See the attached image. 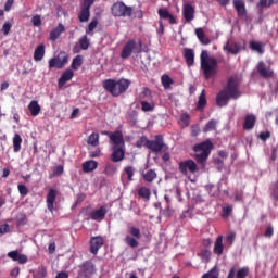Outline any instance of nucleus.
I'll return each instance as SVG.
<instances>
[{
	"instance_id": "obj_1",
	"label": "nucleus",
	"mask_w": 278,
	"mask_h": 278,
	"mask_svg": "<svg viewBox=\"0 0 278 278\" xmlns=\"http://www.w3.org/2000/svg\"><path fill=\"white\" fill-rule=\"evenodd\" d=\"M240 80L236 77L228 78L225 89L220 90L216 96V104L218 108H225L229 103V99H240Z\"/></svg>"
},
{
	"instance_id": "obj_2",
	"label": "nucleus",
	"mask_w": 278,
	"mask_h": 278,
	"mask_svg": "<svg viewBox=\"0 0 278 278\" xmlns=\"http://www.w3.org/2000/svg\"><path fill=\"white\" fill-rule=\"evenodd\" d=\"M102 86L112 97H121L126 90H129L131 80L127 78H121L119 80L109 78L103 80Z\"/></svg>"
},
{
	"instance_id": "obj_3",
	"label": "nucleus",
	"mask_w": 278,
	"mask_h": 278,
	"mask_svg": "<svg viewBox=\"0 0 278 278\" xmlns=\"http://www.w3.org/2000/svg\"><path fill=\"white\" fill-rule=\"evenodd\" d=\"M200 66L205 79H212L216 75L218 68V61L214 56H210L207 50H202L200 54Z\"/></svg>"
},
{
	"instance_id": "obj_4",
	"label": "nucleus",
	"mask_w": 278,
	"mask_h": 278,
	"mask_svg": "<svg viewBox=\"0 0 278 278\" xmlns=\"http://www.w3.org/2000/svg\"><path fill=\"white\" fill-rule=\"evenodd\" d=\"M213 149L214 143H212L210 140L203 141L202 143H198L193 147L195 161L198 164H201L202 168H205V164H207V160Z\"/></svg>"
},
{
	"instance_id": "obj_5",
	"label": "nucleus",
	"mask_w": 278,
	"mask_h": 278,
	"mask_svg": "<svg viewBox=\"0 0 278 278\" xmlns=\"http://www.w3.org/2000/svg\"><path fill=\"white\" fill-rule=\"evenodd\" d=\"M131 53H142V40H139L137 43L134 39H129L122 49V60L131 58Z\"/></svg>"
},
{
	"instance_id": "obj_6",
	"label": "nucleus",
	"mask_w": 278,
	"mask_h": 278,
	"mask_svg": "<svg viewBox=\"0 0 278 278\" xmlns=\"http://www.w3.org/2000/svg\"><path fill=\"white\" fill-rule=\"evenodd\" d=\"M128 233L129 235H127L124 239L125 244H127V247H130V249H138V247H140V242H138V240L142 238L140 228L136 226H128Z\"/></svg>"
},
{
	"instance_id": "obj_7",
	"label": "nucleus",
	"mask_w": 278,
	"mask_h": 278,
	"mask_svg": "<svg viewBox=\"0 0 278 278\" xmlns=\"http://www.w3.org/2000/svg\"><path fill=\"white\" fill-rule=\"evenodd\" d=\"M111 14L117 17H131L134 9H131V7H127L123 1H117L111 7Z\"/></svg>"
},
{
	"instance_id": "obj_8",
	"label": "nucleus",
	"mask_w": 278,
	"mask_h": 278,
	"mask_svg": "<svg viewBox=\"0 0 278 278\" xmlns=\"http://www.w3.org/2000/svg\"><path fill=\"white\" fill-rule=\"evenodd\" d=\"M97 274V265L92 261H85L78 266L79 278H92Z\"/></svg>"
},
{
	"instance_id": "obj_9",
	"label": "nucleus",
	"mask_w": 278,
	"mask_h": 278,
	"mask_svg": "<svg viewBox=\"0 0 278 278\" xmlns=\"http://www.w3.org/2000/svg\"><path fill=\"white\" fill-rule=\"evenodd\" d=\"M49 70L52 68H64L68 64V54L65 51H61L56 56L48 61Z\"/></svg>"
},
{
	"instance_id": "obj_10",
	"label": "nucleus",
	"mask_w": 278,
	"mask_h": 278,
	"mask_svg": "<svg viewBox=\"0 0 278 278\" xmlns=\"http://www.w3.org/2000/svg\"><path fill=\"white\" fill-rule=\"evenodd\" d=\"M178 170L179 173H181V175H185V177H187L188 173L194 175V173L199 170V165H197V162H194V160L188 159L178 164Z\"/></svg>"
},
{
	"instance_id": "obj_11",
	"label": "nucleus",
	"mask_w": 278,
	"mask_h": 278,
	"mask_svg": "<svg viewBox=\"0 0 278 278\" xmlns=\"http://www.w3.org/2000/svg\"><path fill=\"white\" fill-rule=\"evenodd\" d=\"M168 149L166 143L164 142V136L156 135L154 140L147 141V149L152 151V153H160L163 149Z\"/></svg>"
},
{
	"instance_id": "obj_12",
	"label": "nucleus",
	"mask_w": 278,
	"mask_h": 278,
	"mask_svg": "<svg viewBox=\"0 0 278 278\" xmlns=\"http://www.w3.org/2000/svg\"><path fill=\"white\" fill-rule=\"evenodd\" d=\"M94 5V0H84L80 7L78 20L80 23H88L90 21V8Z\"/></svg>"
},
{
	"instance_id": "obj_13",
	"label": "nucleus",
	"mask_w": 278,
	"mask_h": 278,
	"mask_svg": "<svg viewBox=\"0 0 278 278\" xmlns=\"http://www.w3.org/2000/svg\"><path fill=\"white\" fill-rule=\"evenodd\" d=\"M105 244V240L101 236L91 237L89 241V251L92 253V255H98L99 250L101 247Z\"/></svg>"
},
{
	"instance_id": "obj_14",
	"label": "nucleus",
	"mask_w": 278,
	"mask_h": 278,
	"mask_svg": "<svg viewBox=\"0 0 278 278\" xmlns=\"http://www.w3.org/2000/svg\"><path fill=\"white\" fill-rule=\"evenodd\" d=\"M256 70H257L258 75H261V77L263 79H270V77L275 76V72L273 71V68H270V66L266 65V63H264V61L258 62Z\"/></svg>"
},
{
	"instance_id": "obj_15",
	"label": "nucleus",
	"mask_w": 278,
	"mask_h": 278,
	"mask_svg": "<svg viewBox=\"0 0 278 278\" xmlns=\"http://www.w3.org/2000/svg\"><path fill=\"white\" fill-rule=\"evenodd\" d=\"M112 153H111V162H114L115 164L118 162H123L125 160V146L122 147H112Z\"/></svg>"
},
{
	"instance_id": "obj_16",
	"label": "nucleus",
	"mask_w": 278,
	"mask_h": 278,
	"mask_svg": "<svg viewBox=\"0 0 278 278\" xmlns=\"http://www.w3.org/2000/svg\"><path fill=\"white\" fill-rule=\"evenodd\" d=\"M108 214V206L102 205L98 210H94L90 213L91 220H96L97 223H101L105 219V215Z\"/></svg>"
},
{
	"instance_id": "obj_17",
	"label": "nucleus",
	"mask_w": 278,
	"mask_h": 278,
	"mask_svg": "<svg viewBox=\"0 0 278 278\" xmlns=\"http://www.w3.org/2000/svg\"><path fill=\"white\" fill-rule=\"evenodd\" d=\"M58 199V190L50 188L48 190L47 197H46V203H47V208L49 212H53L54 210V203L55 200Z\"/></svg>"
},
{
	"instance_id": "obj_18",
	"label": "nucleus",
	"mask_w": 278,
	"mask_h": 278,
	"mask_svg": "<svg viewBox=\"0 0 278 278\" xmlns=\"http://www.w3.org/2000/svg\"><path fill=\"white\" fill-rule=\"evenodd\" d=\"M110 140L112 142V147H125V137L123 136V131L115 130L110 135Z\"/></svg>"
},
{
	"instance_id": "obj_19",
	"label": "nucleus",
	"mask_w": 278,
	"mask_h": 278,
	"mask_svg": "<svg viewBox=\"0 0 278 278\" xmlns=\"http://www.w3.org/2000/svg\"><path fill=\"white\" fill-rule=\"evenodd\" d=\"M157 14L160 21H169V25H177V20L175 18V16H173V14H170L168 9L161 8L157 10Z\"/></svg>"
},
{
	"instance_id": "obj_20",
	"label": "nucleus",
	"mask_w": 278,
	"mask_h": 278,
	"mask_svg": "<svg viewBox=\"0 0 278 278\" xmlns=\"http://www.w3.org/2000/svg\"><path fill=\"white\" fill-rule=\"evenodd\" d=\"M249 277V267H241L236 270V267L230 268L227 278H247Z\"/></svg>"
},
{
	"instance_id": "obj_21",
	"label": "nucleus",
	"mask_w": 278,
	"mask_h": 278,
	"mask_svg": "<svg viewBox=\"0 0 278 278\" xmlns=\"http://www.w3.org/2000/svg\"><path fill=\"white\" fill-rule=\"evenodd\" d=\"M7 256L18 264H27V262H29L27 255L18 253L17 250L8 252Z\"/></svg>"
},
{
	"instance_id": "obj_22",
	"label": "nucleus",
	"mask_w": 278,
	"mask_h": 278,
	"mask_svg": "<svg viewBox=\"0 0 278 278\" xmlns=\"http://www.w3.org/2000/svg\"><path fill=\"white\" fill-rule=\"evenodd\" d=\"M182 58L189 68L194 66V49L184 48Z\"/></svg>"
},
{
	"instance_id": "obj_23",
	"label": "nucleus",
	"mask_w": 278,
	"mask_h": 278,
	"mask_svg": "<svg viewBox=\"0 0 278 278\" xmlns=\"http://www.w3.org/2000/svg\"><path fill=\"white\" fill-rule=\"evenodd\" d=\"M225 237H223V235L218 236L214 242V248H213V253L214 255H217V257H220V255H223V253H225V249H227V247H225L223 244V240Z\"/></svg>"
},
{
	"instance_id": "obj_24",
	"label": "nucleus",
	"mask_w": 278,
	"mask_h": 278,
	"mask_svg": "<svg viewBox=\"0 0 278 278\" xmlns=\"http://www.w3.org/2000/svg\"><path fill=\"white\" fill-rule=\"evenodd\" d=\"M194 7L191 4H185L182 9V16L186 21V23H192L194 21Z\"/></svg>"
},
{
	"instance_id": "obj_25",
	"label": "nucleus",
	"mask_w": 278,
	"mask_h": 278,
	"mask_svg": "<svg viewBox=\"0 0 278 278\" xmlns=\"http://www.w3.org/2000/svg\"><path fill=\"white\" fill-rule=\"evenodd\" d=\"M224 49L228 53H231L232 55H238V53H240V51H242V49H244V47H242V45H240L238 42L228 41L227 45L224 47Z\"/></svg>"
},
{
	"instance_id": "obj_26",
	"label": "nucleus",
	"mask_w": 278,
	"mask_h": 278,
	"mask_svg": "<svg viewBox=\"0 0 278 278\" xmlns=\"http://www.w3.org/2000/svg\"><path fill=\"white\" fill-rule=\"evenodd\" d=\"M73 77H75V72H73V70H66L59 78V88L66 86V83L71 81Z\"/></svg>"
},
{
	"instance_id": "obj_27",
	"label": "nucleus",
	"mask_w": 278,
	"mask_h": 278,
	"mask_svg": "<svg viewBox=\"0 0 278 278\" xmlns=\"http://www.w3.org/2000/svg\"><path fill=\"white\" fill-rule=\"evenodd\" d=\"M256 121H257V117H255V115L253 114L245 115L244 122H243V129L245 131H251V129L255 127Z\"/></svg>"
},
{
	"instance_id": "obj_28",
	"label": "nucleus",
	"mask_w": 278,
	"mask_h": 278,
	"mask_svg": "<svg viewBox=\"0 0 278 278\" xmlns=\"http://www.w3.org/2000/svg\"><path fill=\"white\" fill-rule=\"evenodd\" d=\"M233 8L237 10L238 16L242 17L247 14V4L244 0H232Z\"/></svg>"
},
{
	"instance_id": "obj_29",
	"label": "nucleus",
	"mask_w": 278,
	"mask_h": 278,
	"mask_svg": "<svg viewBox=\"0 0 278 278\" xmlns=\"http://www.w3.org/2000/svg\"><path fill=\"white\" fill-rule=\"evenodd\" d=\"M65 31H66V28L62 24H59L58 27L53 28L50 31L49 39L52 42H55V40H58V38H60V36H62V34H64Z\"/></svg>"
},
{
	"instance_id": "obj_30",
	"label": "nucleus",
	"mask_w": 278,
	"mask_h": 278,
	"mask_svg": "<svg viewBox=\"0 0 278 278\" xmlns=\"http://www.w3.org/2000/svg\"><path fill=\"white\" fill-rule=\"evenodd\" d=\"M249 47H250L251 51H255V53H258V55H264V52H265L264 42L252 40V41H250Z\"/></svg>"
},
{
	"instance_id": "obj_31",
	"label": "nucleus",
	"mask_w": 278,
	"mask_h": 278,
	"mask_svg": "<svg viewBox=\"0 0 278 278\" xmlns=\"http://www.w3.org/2000/svg\"><path fill=\"white\" fill-rule=\"evenodd\" d=\"M99 163L94 160H89L83 163V173H92L97 170Z\"/></svg>"
},
{
	"instance_id": "obj_32",
	"label": "nucleus",
	"mask_w": 278,
	"mask_h": 278,
	"mask_svg": "<svg viewBox=\"0 0 278 278\" xmlns=\"http://www.w3.org/2000/svg\"><path fill=\"white\" fill-rule=\"evenodd\" d=\"M207 105V98L205 96V89H203L199 96V100L195 106V110L199 112H203L205 110V106Z\"/></svg>"
},
{
	"instance_id": "obj_33",
	"label": "nucleus",
	"mask_w": 278,
	"mask_h": 278,
	"mask_svg": "<svg viewBox=\"0 0 278 278\" xmlns=\"http://www.w3.org/2000/svg\"><path fill=\"white\" fill-rule=\"evenodd\" d=\"M195 36L201 45H210L212 42V40H210V37L205 36V31L203 30V28H197Z\"/></svg>"
},
{
	"instance_id": "obj_34",
	"label": "nucleus",
	"mask_w": 278,
	"mask_h": 278,
	"mask_svg": "<svg viewBox=\"0 0 278 278\" xmlns=\"http://www.w3.org/2000/svg\"><path fill=\"white\" fill-rule=\"evenodd\" d=\"M118 173V167L114 163H106L104 166V175L106 177H114Z\"/></svg>"
},
{
	"instance_id": "obj_35",
	"label": "nucleus",
	"mask_w": 278,
	"mask_h": 278,
	"mask_svg": "<svg viewBox=\"0 0 278 278\" xmlns=\"http://www.w3.org/2000/svg\"><path fill=\"white\" fill-rule=\"evenodd\" d=\"M45 58V45L41 43L36 47L34 52V60L35 62H40Z\"/></svg>"
},
{
	"instance_id": "obj_36",
	"label": "nucleus",
	"mask_w": 278,
	"mask_h": 278,
	"mask_svg": "<svg viewBox=\"0 0 278 278\" xmlns=\"http://www.w3.org/2000/svg\"><path fill=\"white\" fill-rule=\"evenodd\" d=\"M28 110H29L31 116H38V114H40L41 108H40V104H38V101L33 100L28 104Z\"/></svg>"
},
{
	"instance_id": "obj_37",
	"label": "nucleus",
	"mask_w": 278,
	"mask_h": 278,
	"mask_svg": "<svg viewBox=\"0 0 278 278\" xmlns=\"http://www.w3.org/2000/svg\"><path fill=\"white\" fill-rule=\"evenodd\" d=\"M21 144H23V138L21 137V135H18V132H15V135L13 137L14 153H18V151H21Z\"/></svg>"
},
{
	"instance_id": "obj_38",
	"label": "nucleus",
	"mask_w": 278,
	"mask_h": 278,
	"mask_svg": "<svg viewBox=\"0 0 278 278\" xmlns=\"http://www.w3.org/2000/svg\"><path fill=\"white\" fill-rule=\"evenodd\" d=\"M137 194L141 199H146V201H150L151 200V189H149L147 187L139 188L138 191H137Z\"/></svg>"
},
{
	"instance_id": "obj_39",
	"label": "nucleus",
	"mask_w": 278,
	"mask_h": 278,
	"mask_svg": "<svg viewBox=\"0 0 278 278\" xmlns=\"http://www.w3.org/2000/svg\"><path fill=\"white\" fill-rule=\"evenodd\" d=\"M87 144L93 148L99 147V132H92L91 135H89V137L87 138Z\"/></svg>"
},
{
	"instance_id": "obj_40",
	"label": "nucleus",
	"mask_w": 278,
	"mask_h": 278,
	"mask_svg": "<svg viewBox=\"0 0 278 278\" xmlns=\"http://www.w3.org/2000/svg\"><path fill=\"white\" fill-rule=\"evenodd\" d=\"M144 181H148V184H152V181H155L157 179V174L153 169H149L143 174Z\"/></svg>"
},
{
	"instance_id": "obj_41",
	"label": "nucleus",
	"mask_w": 278,
	"mask_h": 278,
	"mask_svg": "<svg viewBox=\"0 0 278 278\" xmlns=\"http://www.w3.org/2000/svg\"><path fill=\"white\" fill-rule=\"evenodd\" d=\"M78 45L83 51H87V49L90 48V39H88V35H84L81 38H79Z\"/></svg>"
},
{
	"instance_id": "obj_42",
	"label": "nucleus",
	"mask_w": 278,
	"mask_h": 278,
	"mask_svg": "<svg viewBox=\"0 0 278 278\" xmlns=\"http://www.w3.org/2000/svg\"><path fill=\"white\" fill-rule=\"evenodd\" d=\"M216 125H218V122L216 119L208 121L203 128V132L207 134L210 131H215Z\"/></svg>"
},
{
	"instance_id": "obj_43",
	"label": "nucleus",
	"mask_w": 278,
	"mask_h": 278,
	"mask_svg": "<svg viewBox=\"0 0 278 278\" xmlns=\"http://www.w3.org/2000/svg\"><path fill=\"white\" fill-rule=\"evenodd\" d=\"M220 273L218 271V267L211 268L207 273L202 275V278H219Z\"/></svg>"
},
{
	"instance_id": "obj_44",
	"label": "nucleus",
	"mask_w": 278,
	"mask_h": 278,
	"mask_svg": "<svg viewBox=\"0 0 278 278\" xmlns=\"http://www.w3.org/2000/svg\"><path fill=\"white\" fill-rule=\"evenodd\" d=\"M141 110L142 112H153L155 110V103L141 101Z\"/></svg>"
},
{
	"instance_id": "obj_45",
	"label": "nucleus",
	"mask_w": 278,
	"mask_h": 278,
	"mask_svg": "<svg viewBox=\"0 0 278 278\" xmlns=\"http://www.w3.org/2000/svg\"><path fill=\"white\" fill-rule=\"evenodd\" d=\"M81 64H84V60L81 59V55H77L72 61V70L73 71H79Z\"/></svg>"
},
{
	"instance_id": "obj_46",
	"label": "nucleus",
	"mask_w": 278,
	"mask_h": 278,
	"mask_svg": "<svg viewBox=\"0 0 278 278\" xmlns=\"http://www.w3.org/2000/svg\"><path fill=\"white\" fill-rule=\"evenodd\" d=\"M97 25H99V20L93 18L89 23L88 28L86 29V34H88L89 36H92V31H94V29H97Z\"/></svg>"
},
{
	"instance_id": "obj_47",
	"label": "nucleus",
	"mask_w": 278,
	"mask_h": 278,
	"mask_svg": "<svg viewBox=\"0 0 278 278\" xmlns=\"http://www.w3.org/2000/svg\"><path fill=\"white\" fill-rule=\"evenodd\" d=\"M124 173H126L128 181H134V175L136 173L134 166H126Z\"/></svg>"
},
{
	"instance_id": "obj_48",
	"label": "nucleus",
	"mask_w": 278,
	"mask_h": 278,
	"mask_svg": "<svg viewBox=\"0 0 278 278\" xmlns=\"http://www.w3.org/2000/svg\"><path fill=\"white\" fill-rule=\"evenodd\" d=\"M161 81H162V85H163L165 88H170V85L173 84V78H170V76H168V74H164V75L161 77Z\"/></svg>"
},
{
	"instance_id": "obj_49",
	"label": "nucleus",
	"mask_w": 278,
	"mask_h": 278,
	"mask_svg": "<svg viewBox=\"0 0 278 278\" xmlns=\"http://www.w3.org/2000/svg\"><path fill=\"white\" fill-rule=\"evenodd\" d=\"M11 29H12V23L11 22H5L2 25L1 34H3V36H8L10 34Z\"/></svg>"
},
{
	"instance_id": "obj_50",
	"label": "nucleus",
	"mask_w": 278,
	"mask_h": 278,
	"mask_svg": "<svg viewBox=\"0 0 278 278\" xmlns=\"http://www.w3.org/2000/svg\"><path fill=\"white\" fill-rule=\"evenodd\" d=\"M16 223L18 227H22L23 225H27V215L25 213L20 214V216L16 219Z\"/></svg>"
},
{
	"instance_id": "obj_51",
	"label": "nucleus",
	"mask_w": 278,
	"mask_h": 278,
	"mask_svg": "<svg viewBox=\"0 0 278 278\" xmlns=\"http://www.w3.org/2000/svg\"><path fill=\"white\" fill-rule=\"evenodd\" d=\"M17 190H18L21 197H27V194H29V190L27 189V186H25L23 184H20L17 186Z\"/></svg>"
},
{
	"instance_id": "obj_52",
	"label": "nucleus",
	"mask_w": 278,
	"mask_h": 278,
	"mask_svg": "<svg viewBox=\"0 0 278 278\" xmlns=\"http://www.w3.org/2000/svg\"><path fill=\"white\" fill-rule=\"evenodd\" d=\"M231 212H233L232 205H227V206L223 207V217L227 218V217L231 216Z\"/></svg>"
},
{
	"instance_id": "obj_53",
	"label": "nucleus",
	"mask_w": 278,
	"mask_h": 278,
	"mask_svg": "<svg viewBox=\"0 0 278 278\" xmlns=\"http://www.w3.org/2000/svg\"><path fill=\"white\" fill-rule=\"evenodd\" d=\"M147 142H149V139H147L146 136H142L137 142H136V147L138 149H142V147H147Z\"/></svg>"
},
{
	"instance_id": "obj_54",
	"label": "nucleus",
	"mask_w": 278,
	"mask_h": 278,
	"mask_svg": "<svg viewBox=\"0 0 278 278\" xmlns=\"http://www.w3.org/2000/svg\"><path fill=\"white\" fill-rule=\"evenodd\" d=\"M180 121H181V123H184V125H186V127H188L190 125V114L189 113H182L180 115Z\"/></svg>"
},
{
	"instance_id": "obj_55",
	"label": "nucleus",
	"mask_w": 278,
	"mask_h": 278,
	"mask_svg": "<svg viewBox=\"0 0 278 278\" xmlns=\"http://www.w3.org/2000/svg\"><path fill=\"white\" fill-rule=\"evenodd\" d=\"M200 255H201L202 260L210 261V257H212V251H210L207 249L201 250Z\"/></svg>"
},
{
	"instance_id": "obj_56",
	"label": "nucleus",
	"mask_w": 278,
	"mask_h": 278,
	"mask_svg": "<svg viewBox=\"0 0 278 278\" xmlns=\"http://www.w3.org/2000/svg\"><path fill=\"white\" fill-rule=\"evenodd\" d=\"M31 23L34 27H40V25H42V18L40 17V15H35L31 18Z\"/></svg>"
},
{
	"instance_id": "obj_57",
	"label": "nucleus",
	"mask_w": 278,
	"mask_h": 278,
	"mask_svg": "<svg viewBox=\"0 0 278 278\" xmlns=\"http://www.w3.org/2000/svg\"><path fill=\"white\" fill-rule=\"evenodd\" d=\"M102 153H101V148H97L96 150H91L89 151V157H101Z\"/></svg>"
},
{
	"instance_id": "obj_58",
	"label": "nucleus",
	"mask_w": 278,
	"mask_h": 278,
	"mask_svg": "<svg viewBox=\"0 0 278 278\" xmlns=\"http://www.w3.org/2000/svg\"><path fill=\"white\" fill-rule=\"evenodd\" d=\"M274 233H275V229L273 228V226H268L265 230L264 236L265 238H273Z\"/></svg>"
},
{
	"instance_id": "obj_59",
	"label": "nucleus",
	"mask_w": 278,
	"mask_h": 278,
	"mask_svg": "<svg viewBox=\"0 0 278 278\" xmlns=\"http://www.w3.org/2000/svg\"><path fill=\"white\" fill-rule=\"evenodd\" d=\"M64 173V167L62 165H59L54 167L53 175H56V177H60Z\"/></svg>"
},
{
	"instance_id": "obj_60",
	"label": "nucleus",
	"mask_w": 278,
	"mask_h": 278,
	"mask_svg": "<svg viewBox=\"0 0 278 278\" xmlns=\"http://www.w3.org/2000/svg\"><path fill=\"white\" fill-rule=\"evenodd\" d=\"M12 5H14V0H7L4 4V12H10V10H12Z\"/></svg>"
},
{
	"instance_id": "obj_61",
	"label": "nucleus",
	"mask_w": 278,
	"mask_h": 278,
	"mask_svg": "<svg viewBox=\"0 0 278 278\" xmlns=\"http://www.w3.org/2000/svg\"><path fill=\"white\" fill-rule=\"evenodd\" d=\"M235 241H236V232H230L226 237V242H229L230 244H233Z\"/></svg>"
},
{
	"instance_id": "obj_62",
	"label": "nucleus",
	"mask_w": 278,
	"mask_h": 278,
	"mask_svg": "<svg viewBox=\"0 0 278 278\" xmlns=\"http://www.w3.org/2000/svg\"><path fill=\"white\" fill-rule=\"evenodd\" d=\"M258 138H261L263 140V142H266V140H268V138H270V131L261 132Z\"/></svg>"
},
{
	"instance_id": "obj_63",
	"label": "nucleus",
	"mask_w": 278,
	"mask_h": 278,
	"mask_svg": "<svg viewBox=\"0 0 278 278\" xmlns=\"http://www.w3.org/2000/svg\"><path fill=\"white\" fill-rule=\"evenodd\" d=\"M156 34H159V36H163L164 34V22H162V20L159 21V28L156 30Z\"/></svg>"
},
{
	"instance_id": "obj_64",
	"label": "nucleus",
	"mask_w": 278,
	"mask_h": 278,
	"mask_svg": "<svg viewBox=\"0 0 278 278\" xmlns=\"http://www.w3.org/2000/svg\"><path fill=\"white\" fill-rule=\"evenodd\" d=\"M55 278H68V273H66V271H60V273H58V275L55 276Z\"/></svg>"
}]
</instances>
